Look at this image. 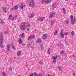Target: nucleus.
I'll use <instances>...</instances> for the list:
<instances>
[{
    "label": "nucleus",
    "instance_id": "f257e3e1",
    "mask_svg": "<svg viewBox=\"0 0 76 76\" xmlns=\"http://www.w3.org/2000/svg\"><path fill=\"white\" fill-rule=\"evenodd\" d=\"M26 24V22H23L21 23L20 29L21 31H25L26 28L27 27H29V26H31V25L30 24H28L26 26H25Z\"/></svg>",
    "mask_w": 76,
    "mask_h": 76
},
{
    "label": "nucleus",
    "instance_id": "f03ea898",
    "mask_svg": "<svg viewBox=\"0 0 76 76\" xmlns=\"http://www.w3.org/2000/svg\"><path fill=\"white\" fill-rule=\"evenodd\" d=\"M0 35V46L1 48H3L4 47V46L3 45V32H1Z\"/></svg>",
    "mask_w": 76,
    "mask_h": 76
},
{
    "label": "nucleus",
    "instance_id": "7ed1b4c3",
    "mask_svg": "<svg viewBox=\"0 0 76 76\" xmlns=\"http://www.w3.org/2000/svg\"><path fill=\"white\" fill-rule=\"evenodd\" d=\"M56 12H54V11H52L51 12V14L50 16H49V18H53V17H54V16L56 15Z\"/></svg>",
    "mask_w": 76,
    "mask_h": 76
},
{
    "label": "nucleus",
    "instance_id": "20e7f679",
    "mask_svg": "<svg viewBox=\"0 0 76 76\" xmlns=\"http://www.w3.org/2000/svg\"><path fill=\"white\" fill-rule=\"evenodd\" d=\"M60 35L62 39H63V38H64V31L63 30H61L60 33Z\"/></svg>",
    "mask_w": 76,
    "mask_h": 76
},
{
    "label": "nucleus",
    "instance_id": "39448f33",
    "mask_svg": "<svg viewBox=\"0 0 76 76\" xmlns=\"http://www.w3.org/2000/svg\"><path fill=\"white\" fill-rule=\"evenodd\" d=\"M48 37V36L47 34H44L42 36V38L43 39L45 40V39H47V38Z\"/></svg>",
    "mask_w": 76,
    "mask_h": 76
},
{
    "label": "nucleus",
    "instance_id": "423d86ee",
    "mask_svg": "<svg viewBox=\"0 0 76 76\" xmlns=\"http://www.w3.org/2000/svg\"><path fill=\"white\" fill-rule=\"evenodd\" d=\"M30 6H31V7H35V4L34 3V2L33 1H31L30 2Z\"/></svg>",
    "mask_w": 76,
    "mask_h": 76
},
{
    "label": "nucleus",
    "instance_id": "0eeeda50",
    "mask_svg": "<svg viewBox=\"0 0 76 76\" xmlns=\"http://www.w3.org/2000/svg\"><path fill=\"white\" fill-rule=\"evenodd\" d=\"M35 35H31L29 37V38H28V40L34 39V38H35Z\"/></svg>",
    "mask_w": 76,
    "mask_h": 76
},
{
    "label": "nucleus",
    "instance_id": "6e6552de",
    "mask_svg": "<svg viewBox=\"0 0 76 76\" xmlns=\"http://www.w3.org/2000/svg\"><path fill=\"white\" fill-rule=\"evenodd\" d=\"M23 3H22L20 6H19V9H21V10H23Z\"/></svg>",
    "mask_w": 76,
    "mask_h": 76
},
{
    "label": "nucleus",
    "instance_id": "1a4fd4ad",
    "mask_svg": "<svg viewBox=\"0 0 76 76\" xmlns=\"http://www.w3.org/2000/svg\"><path fill=\"white\" fill-rule=\"evenodd\" d=\"M18 42H19V44H21L22 42V39L20 37L19 38V39L18 40Z\"/></svg>",
    "mask_w": 76,
    "mask_h": 76
},
{
    "label": "nucleus",
    "instance_id": "9d476101",
    "mask_svg": "<svg viewBox=\"0 0 76 76\" xmlns=\"http://www.w3.org/2000/svg\"><path fill=\"white\" fill-rule=\"evenodd\" d=\"M21 53H22V51H18L17 53L18 56H20L21 55Z\"/></svg>",
    "mask_w": 76,
    "mask_h": 76
},
{
    "label": "nucleus",
    "instance_id": "9b49d317",
    "mask_svg": "<svg viewBox=\"0 0 76 76\" xmlns=\"http://www.w3.org/2000/svg\"><path fill=\"white\" fill-rule=\"evenodd\" d=\"M36 42L37 43H41L42 42L41 39H39L37 40Z\"/></svg>",
    "mask_w": 76,
    "mask_h": 76
},
{
    "label": "nucleus",
    "instance_id": "f8f14e48",
    "mask_svg": "<svg viewBox=\"0 0 76 76\" xmlns=\"http://www.w3.org/2000/svg\"><path fill=\"white\" fill-rule=\"evenodd\" d=\"M51 0H46L45 3L47 4H48V3H51Z\"/></svg>",
    "mask_w": 76,
    "mask_h": 76
},
{
    "label": "nucleus",
    "instance_id": "ddd939ff",
    "mask_svg": "<svg viewBox=\"0 0 76 76\" xmlns=\"http://www.w3.org/2000/svg\"><path fill=\"white\" fill-rule=\"evenodd\" d=\"M17 18H18V16L17 15H16V16H14L13 18L12 19V21H13V20H15V19H17Z\"/></svg>",
    "mask_w": 76,
    "mask_h": 76
},
{
    "label": "nucleus",
    "instance_id": "4468645a",
    "mask_svg": "<svg viewBox=\"0 0 76 76\" xmlns=\"http://www.w3.org/2000/svg\"><path fill=\"white\" fill-rule=\"evenodd\" d=\"M52 58L53 59V60L52 61L54 63H56V59H55V58H53V57H52Z\"/></svg>",
    "mask_w": 76,
    "mask_h": 76
},
{
    "label": "nucleus",
    "instance_id": "2eb2a0df",
    "mask_svg": "<svg viewBox=\"0 0 76 76\" xmlns=\"http://www.w3.org/2000/svg\"><path fill=\"white\" fill-rule=\"evenodd\" d=\"M76 18H74V20H73V21H71V22H72V23L73 24L74 23V22H76Z\"/></svg>",
    "mask_w": 76,
    "mask_h": 76
},
{
    "label": "nucleus",
    "instance_id": "dca6fc26",
    "mask_svg": "<svg viewBox=\"0 0 76 76\" xmlns=\"http://www.w3.org/2000/svg\"><path fill=\"white\" fill-rule=\"evenodd\" d=\"M58 30H56L55 31V32L53 33L54 35H57V33H58Z\"/></svg>",
    "mask_w": 76,
    "mask_h": 76
},
{
    "label": "nucleus",
    "instance_id": "f3484780",
    "mask_svg": "<svg viewBox=\"0 0 76 76\" xmlns=\"http://www.w3.org/2000/svg\"><path fill=\"white\" fill-rule=\"evenodd\" d=\"M6 9H7V8H6V7H4L3 8V11L4 12H5V13H6Z\"/></svg>",
    "mask_w": 76,
    "mask_h": 76
},
{
    "label": "nucleus",
    "instance_id": "a211bd4d",
    "mask_svg": "<svg viewBox=\"0 0 76 76\" xmlns=\"http://www.w3.org/2000/svg\"><path fill=\"white\" fill-rule=\"evenodd\" d=\"M56 4H53L52 5V9L53 10L54 9H55L56 8Z\"/></svg>",
    "mask_w": 76,
    "mask_h": 76
},
{
    "label": "nucleus",
    "instance_id": "6ab92c4d",
    "mask_svg": "<svg viewBox=\"0 0 76 76\" xmlns=\"http://www.w3.org/2000/svg\"><path fill=\"white\" fill-rule=\"evenodd\" d=\"M32 45V43H31L29 44H28L27 45V47H30L31 46V45Z\"/></svg>",
    "mask_w": 76,
    "mask_h": 76
},
{
    "label": "nucleus",
    "instance_id": "aec40b11",
    "mask_svg": "<svg viewBox=\"0 0 76 76\" xmlns=\"http://www.w3.org/2000/svg\"><path fill=\"white\" fill-rule=\"evenodd\" d=\"M60 57V56H59V55H58L56 56H52V57H53V58H55V59H57V58H58V57Z\"/></svg>",
    "mask_w": 76,
    "mask_h": 76
},
{
    "label": "nucleus",
    "instance_id": "412c9836",
    "mask_svg": "<svg viewBox=\"0 0 76 76\" xmlns=\"http://www.w3.org/2000/svg\"><path fill=\"white\" fill-rule=\"evenodd\" d=\"M50 51H51V50L50 49V48H49L48 50V54H50Z\"/></svg>",
    "mask_w": 76,
    "mask_h": 76
},
{
    "label": "nucleus",
    "instance_id": "4be33fe9",
    "mask_svg": "<svg viewBox=\"0 0 76 76\" xmlns=\"http://www.w3.org/2000/svg\"><path fill=\"white\" fill-rule=\"evenodd\" d=\"M15 10H17L18 8H19V7L18 6H15L14 7Z\"/></svg>",
    "mask_w": 76,
    "mask_h": 76
},
{
    "label": "nucleus",
    "instance_id": "5701e85b",
    "mask_svg": "<svg viewBox=\"0 0 76 76\" xmlns=\"http://www.w3.org/2000/svg\"><path fill=\"white\" fill-rule=\"evenodd\" d=\"M70 18L71 19V22H72L73 21V16H72V15H71L70 16Z\"/></svg>",
    "mask_w": 76,
    "mask_h": 76
},
{
    "label": "nucleus",
    "instance_id": "b1692460",
    "mask_svg": "<svg viewBox=\"0 0 76 76\" xmlns=\"http://www.w3.org/2000/svg\"><path fill=\"white\" fill-rule=\"evenodd\" d=\"M21 38H25V36H24V34H23V33H22V35L21 36Z\"/></svg>",
    "mask_w": 76,
    "mask_h": 76
},
{
    "label": "nucleus",
    "instance_id": "393cba45",
    "mask_svg": "<svg viewBox=\"0 0 76 76\" xmlns=\"http://www.w3.org/2000/svg\"><path fill=\"white\" fill-rule=\"evenodd\" d=\"M2 75L3 76H6V73H5V72H2Z\"/></svg>",
    "mask_w": 76,
    "mask_h": 76
},
{
    "label": "nucleus",
    "instance_id": "a878e982",
    "mask_svg": "<svg viewBox=\"0 0 76 76\" xmlns=\"http://www.w3.org/2000/svg\"><path fill=\"white\" fill-rule=\"evenodd\" d=\"M66 24H68L69 23V19H67L66 21Z\"/></svg>",
    "mask_w": 76,
    "mask_h": 76
},
{
    "label": "nucleus",
    "instance_id": "bb28decb",
    "mask_svg": "<svg viewBox=\"0 0 76 76\" xmlns=\"http://www.w3.org/2000/svg\"><path fill=\"white\" fill-rule=\"evenodd\" d=\"M37 73H36V72H34L33 73V75L34 76H37L38 75H37Z\"/></svg>",
    "mask_w": 76,
    "mask_h": 76
},
{
    "label": "nucleus",
    "instance_id": "cd10ccee",
    "mask_svg": "<svg viewBox=\"0 0 76 76\" xmlns=\"http://www.w3.org/2000/svg\"><path fill=\"white\" fill-rule=\"evenodd\" d=\"M41 50H44V47L42 46V45L41 44L40 45Z\"/></svg>",
    "mask_w": 76,
    "mask_h": 76
},
{
    "label": "nucleus",
    "instance_id": "c85d7f7f",
    "mask_svg": "<svg viewBox=\"0 0 76 76\" xmlns=\"http://www.w3.org/2000/svg\"><path fill=\"white\" fill-rule=\"evenodd\" d=\"M61 43L59 42L58 43L57 45L58 46V47H60V46H61Z\"/></svg>",
    "mask_w": 76,
    "mask_h": 76
},
{
    "label": "nucleus",
    "instance_id": "c756f323",
    "mask_svg": "<svg viewBox=\"0 0 76 76\" xmlns=\"http://www.w3.org/2000/svg\"><path fill=\"white\" fill-rule=\"evenodd\" d=\"M41 19H42V18H40V17H39V18L37 19V20H38V21H40V20H41Z\"/></svg>",
    "mask_w": 76,
    "mask_h": 76
},
{
    "label": "nucleus",
    "instance_id": "7c9ffc66",
    "mask_svg": "<svg viewBox=\"0 0 76 76\" xmlns=\"http://www.w3.org/2000/svg\"><path fill=\"white\" fill-rule=\"evenodd\" d=\"M43 63V62L41 60L39 62V64H42Z\"/></svg>",
    "mask_w": 76,
    "mask_h": 76
},
{
    "label": "nucleus",
    "instance_id": "2f4dec72",
    "mask_svg": "<svg viewBox=\"0 0 76 76\" xmlns=\"http://www.w3.org/2000/svg\"><path fill=\"white\" fill-rule=\"evenodd\" d=\"M54 23V22L53 20H52L51 22V25H53Z\"/></svg>",
    "mask_w": 76,
    "mask_h": 76
},
{
    "label": "nucleus",
    "instance_id": "473e14b6",
    "mask_svg": "<svg viewBox=\"0 0 76 76\" xmlns=\"http://www.w3.org/2000/svg\"><path fill=\"white\" fill-rule=\"evenodd\" d=\"M12 15L11 14L10 15L9 18H8V20H9V19H10V18H12Z\"/></svg>",
    "mask_w": 76,
    "mask_h": 76
},
{
    "label": "nucleus",
    "instance_id": "72a5a7b5",
    "mask_svg": "<svg viewBox=\"0 0 76 76\" xmlns=\"http://www.w3.org/2000/svg\"><path fill=\"white\" fill-rule=\"evenodd\" d=\"M44 19H45V17H44L43 18H42V19L41 20V22H42Z\"/></svg>",
    "mask_w": 76,
    "mask_h": 76
},
{
    "label": "nucleus",
    "instance_id": "f704fd0d",
    "mask_svg": "<svg viewBox=\"0 0 76 76\" xmlns=\"http://www.w3.org/2000/svg\"><path fill=\"white\" fill-rule=\"evenodd\" d=\"M61 54H64V51H61L60 52Z\"/></svg>",
    "mask_w": 76,
    "mask_h": 76
},
{
    "label": "nucleus",
    "instance_id": "c9c22d12",
    "mask_svg": "<svg viewBox=\"0 0 76 76\" xmlns=\"http://www.w3.org/2000/svg\"><path fill=\"white\" fill-rule=\"evenodd\" d=\"M7 50H8V51H9V48H10V47L9 46V45H8L7 46Z\"/></svg>",
    "mask_w": 76,
    "mask_h": 76
},
{
    "label": "nucleus",
    "instance_id": "e433bc0d",
    "mask_svg": "<svg viewBox=\"0 0 76 76\" xmlns=\"http://www.w3.org/2000/svg\"><path fill=\"white\" fill-rule=\"evenodd\" d=\"M45 2V0H42L41 3L42 4H43V3H44Z\"/></svg>",
    "mask_w": 76,
    "mask_h": 76
},
{
    "label": "nucleus",
    "instance_id": "4c0bfd02",
    "mask_svg": "<svg viewBox=\"0 0 76 76\" xmlns=\"http://www.w3.org/2000/svg\"><path fill=\"white\" fill-rule=\"evenodd\" d=\"M71 34L73 36L74 35V31H71Z\"/></svg>",
    "mask_w": 76,
    "mask_h": 76
},
{
    "label": "nucleus",
    "instance_id": "58836bf2",
    "mask_svg": "<svg viewBox=\"0 0 76 76\" xmlns=\"http://www.w3.org/2000/svg\"><path fill=\"white\" fill-rule=\"evenodd\" d=\"M28 17H29V18H31V13H30L28 15Z\"/></svg>",
    "mask_w": 76,
    "mask_h": 76
},
{
    "label": "nucleus",
    "instance_id": "ea45409f",
    "mask_svg": "<svg viewBox=\"0 0 76 76\" xmlns=\"http://www.w3.org/2000/svg\"><path fill=\"white\" fill-rule=\"evenodd\" d=\"M58 70H60V69H61V67L60 66H58Z\"/></svg>",
    "mask_w": 76,
    "mask_h": 76
},
{
    "label": "nucleus",
    "instance_id": "a19ab883",
    "mask_svg": "<svg viewBox=\"0 0 76 76\" xmlns=\"http://www.w3.org/2000/svg\"><path fill=\"white\" fill-rule=\"evenodd\" d=\"M12 48L14 50H16V48H15V47L14 46H12Z\"/></svg>",
    "mask_w": 76,
    "mask_h": 76
},
{
    "label": "nucleus",
    "instance_id": "79ce46f5",
    "mask_svg": "<svg viewBox=\"0 0 76 76\" xmlns=\"http://www.w3.org/2000/svg\"><path fill=\"white\" fill-rule=\"evenodd\" d=\"M0 23H4V21H3L2 20H0Z\"/></svg>",
    "mask_w": 76,
    "mask_h": 76
},
{
    "label": "nucleus",
    "instance_id": "37998d69",
    "mask_svg": "<svg viewBox=\"0 0 76 76\" xmlns=\"http://www.w3.org/2000/svg\"><path fill=\"white\" fill-rule=\"evenodd\" d=\"M68 34H69V33L68 32H66V33H65L64 35H68Z\"/></svg>",
    "mask_w": 76,
    "mask_h": 76
},
{
    "label": "nucleus",
    "instance_id": "c03bdc74",
    "mask_svg": "<svg viewBox=\"0 0 76 76\" xmlns=\"http://www.w3.org/2000/svg\"><path fill=\"white\" fill-rule=\"evenodd\" d=\"M9 70H10V71H12V68L10 67V68H9Z\"/></svg>",
    "mask_w": 76,
    "mask_h": 76
},
{
    "label": "nucleus",
    "instance_id": "a18cd8bd",
    "mask_svg": "<svg viewBox=\"0 0 76 76\" xmlns=\"http://www.w3.org/2000/svg\"><path fill=\"white\" fill-rule=\"evenodd\" d=\"M34 16V14H31V18H32L33 17V16Z\"/></svg>",
    "mask_w": 76,
    "mask_h": 76
},
{
    "label": "nucleus",
    "instance_id": "49530a36",
    "mask_svg": "<svg viewBox=\"0 0 76 76\" xmlns=\"http://www.w3.org/2000/svg\"><path fill=\"white\" fill-rule=\"evenodd\" d=\"M13 9H15V7H14L12 8L11 9L12 11H13Z\"/></svg>",
    "mask_w": 76,
    "mask_h": 76
},
{
    "label": "nucleus",
    "instance_id": "de8ad7c7",
    "mask_svg": "<svg viewBox=\"0 0 76 76\" xmlns=\"http://www.w3.org/2000/svg\"><path fill=\"white\" fill-rule=\"evenodd\" d=\"M73 74L74 76H76V75L75 74V72H73Z\"/></svg>",
    "mask_w": 76,
    "mask_h": 76
},
{
    "label": "nucleus",
    "instance_id": "09e8293b",
    "mask_svg": "<svg viewBox=\"0 0 76 76\" xmlns=\"http://www.w3.org/2000/svg\"><path fill=\"white\" fill-rule=\"evenodd\" d=\"M8 33V32L7 31H5L4 32V34H7Z\"/></svg>",
    "mask_w": 76,
    "mask_h": 76
},
{
    "label": "nucleus",
    "instance_id": "8fccbe9b",
    "mask_svg": "<svg viewBox=\"0 0 76 76\" xmlns=\"http://www.w3.org/2000/svg\"><path fill=\"white\" fill-rule=\"evenodd\" d=\"M30 76H33V73H31Z\"/></svg>",
    "mask_w": 76,
    "mask_h": 76
},
{
    "label": "nucleus",
    "instance_id": "3c124183",
    "mask_svg": "<svg viewBox=\"0 0 76 76\" xmlns=\"http://www.w3.org/2000/svg\"><path fill=\"white\" fill-rule=\"evenodd\" d=\"M64 55L65 57H67V54H66V53H64Z\"/></svg>",
    "mask_w": 76,
    "mask_h": 76
},
{
    "label": "nucleus",
    "instance_id": "603ef678",
    "mask_svg": "<svg viewBox=\"0 0 76 76\" xmlns=\"http://www.w3.org/2000/svg\"><path fill=\"white\" fill-rule=\"evenodd\" d=\"M68 44V43H67V41H66V43L65 44L67 45V44Z\"/></svg>",
    "mask_w": 76,
    "mask_h": 76
},
{
    "label": "nucleus",
    "instance_id": "864d4df0",
    "mask_svg": "<svg viewBox=\"0 0 76 76\" xmlns=\"http://www.w3.org/2000/svg\"><path fill=\"white\" fill-rule=\"evenodd\" d=\"M64 14H66V10H65V11H64Z\"/></svg>",
    "mask_w": 76,
    "mask_h": 76
},
{
    "label": "nucleus",
    "instance_id": "5fc2aeb1",
    "mask_svg": "<svg viewBox=\"0 0 76 76\" xmlns=\"http://www.w3.org/2000/svg\"><path fill=\"white\" fill-rule=\"evenodd\" d=\"M29 29H30V28H28L27 29V31H29Z\"/></svg>",
    "mask_w": 76,
    "mask_h": 76
},
{
    "label": "nucleus",
    "instance_id": "6e6d98bb",
    "mask_svg": "<svg viewBox=\"0 0 76 76\" xmlns=\"http://www.w3.org/2000/svg\"><path fill=\"white\" fill-rule=\"evenodd\" d=\"M63 10H64V11L65 10V9L64 8H63Z\"/></svg>",
    "mask_w": 76,
    "mask_h": 76
},
{
    "label": "nucleus",
    "instance_id": "4d7b16f0",
    "mask_svg": "<svg viewBox=\"0 0 76 76\" xmlns=\"http://www.w3.org/2000/svg\"><path fill=\"white\" fill-rule=\"evenodd\" d=\"M72 56H73V57H75V56L74 55H73Z\"/></svg>",
    "mask_w": 76,
    "mask_h": 76
},
{
    "label": "nucleus",
    "instance_id": "13d9d810",
    "mask_svg": "<svg viewBox=\"0 0 76 76\" xmlns=\"http://www.w3.org/2000/svg\"><path fill=\"white\" fill-rule=\"evenodd\" d=\"M35 31H36V30H34L33 31V32H35Z\"/></svg>",
    "mask_w": 76,
    "mask_h": 76
},
{
    "label": "nucleus",
    "instance_id": "bf43d9fd",
    "mask_svg": "<svg viewBox=\"0 0 76 76\" xmlns=\"http://www.w3.org/2000/svg\"><path fill=\"white\" fill-rule=\"evenodd\" d=\"M26 6V5H24L23 6L24 7H25Z\"/></svg>",
    "mask_w": 76,
    "mask_h": 76
},
{
    "label": "nucleus",
    "instance_id": "052dcab7",
    "mask_svg": "<svg viewBox=\"0 0 76 76\" xmlns=\"http://www.w3.org/2000/svg\"><path fill=\"white\" fill-rule=\"evenodd\" d=\"M48 76H50V75H49V74H48Z\"/></svg>",
    "mask_w": 76,
    "mask_h": 76
},
{
    "label": "nucleus",
    "instance_id": "680f3d73",
    "mask_svg": "<svg viewBox=\"0 0 76 76\" xmlns=\"http://www.w3.org/2000/svg\"><path fill=\"white\" fill-rule=\"evenodd\" d=\"M18 58H20V57L19 56V57H18Z\"/></svg>",
    "mask_w": 76,
    "mask_h": 76
},
{
    "label": "nucleus",
    "instance_id": "e2e57ef3",
    "mask_svg": "<svg viewBox=\"0 0 76 76\" xmlns=\"http://www.w3.org/2000/svg\"><path fill=\"white\" fill-rule=\"evenodd\" d=\"M65 1H68V0H65Z\"/></svg>",
    "mask_w": 76,
    "mask_h": 76
},
{
    "label": "nucleus",
    "instance_id": "0e129e2a",
    "mask_svg": "<svg viewBox=\"0 0 76 76\" xmlns=\"http://www.w3.org/2000/svg\"><path fill=\"white\" fill-rule=\"evenodd\" d=\"M7 54H8V53H7Z\"/></svg>",
    "mask_w": 76,
    "mask_h": 76
},
{
    "label": "nucleus",
    "instance_id": "69168bd1",
    "mask_svg": "<svg viewBox=\"0 0 76 76\" xmlns=\"http://www.w3.org/2000/svg\"><path fill=\"white\" fill-rule=\"evenodd\" d=\"M20 36H21V34H20Z\"/></svg>",
    "mask_w": 76,
    "mask_h": 76
},
{
    "label": "nucleus",
    "instance_id": "338daca9",
    "mask_svg": "<svg viewBox=\"0 0 76 76\" xmlns=\"http://www.w3.org/2000/svg\"><path fill=\"white\" fill-rule=\"evenodd\" d=\"M52 76H54V75H52Z\"/></svg>",
    "mask_w": 76,
    "mask_h": 76
},
{
    "label": "nucleus",
    "instance_id": "774afa93",
    "mask_svg": "<svg viewBox=\"0 0 76 76\" xmlns=\"http://www.w3.org/2000/svg\"><path fill=\"white\" fill-rule=\"evenodd\" d=\"M57 0V1H58V0Z\"/></svg>",
    "mask_w": 76,
    "mask_h": 76
}]
</instances>
